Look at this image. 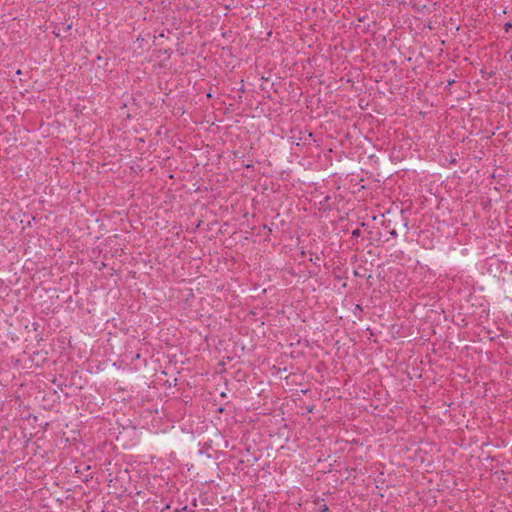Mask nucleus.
<instances>
[{"mask_svg": "<svg viewBox=\"0 0 512 512\" xmlns=\"http://www.w3.org/2000/svg\"><path fill=\"white\" fill-rule=\"evenodd\" d=\"M314 505H315V508H316V512H327L328 511V506L324 503L323 500H316L314 502Z\"/></svg>", "mask_w": 512, "mask_h": 512, "instance_id": "nucleus-1", "label": "nucleus"}, {"mask_svg": "<svg viewBox=\"0 0 512 512\" xmlns=\"http://www.w3.org/2000/svg\"><path fill=\"white\" fill-rule=\"evenodd\" d=\"M512 25L510 23H507L506 24V29L508 30V28H510Z\"/></svg>", "mask_w": 512, "mask_h": 512, "instance_id": "nucleus-2", "label": "nucleus"}]
</instances>
